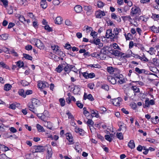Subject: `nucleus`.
Wrapping results in <instances>:
<instances>
[{"label": "nucleus", "mask_w": 159, "mask_h": 159, "mask_svg": "<svg viewBox=\"0 0 159 159\" xmlns=\"http://www.w3.org/2000/svg\"><path fill=\"white\" fill-rule=\"evenodd\" d=\"M140 12V9L139 7L135 6L134 7H133L131 9L130 15L131 16H134V15L139 14Z\"/></svg>", "instance_id": "obj_1"}, {"label": "nucleus", "mask_w": 159, "mask_h": 159, "mask_svg": "<svg viewBox=\"0 0 159 159\" xmlns=\"http://www.w3.org/2000/svg\"><path fill=\"white\" fill-rule=\"evenodd\" d=\"M111 51H112L111 54L116 56L120 57L123 56V57H127L126 56H123L124 54V53L122 52H120L117 50H115L114 49L111 50Z\"/></svg>", "instance_id": "obj_2"}, {"label": "nucleus", "mask_w": 159, "mask_h": 159, "mask_svg": "<svg viewBox=\"0 0 159 159\" xmlns=\"http://www.w3.org/2000/svg\"><path fill=\"white\" fill-rule=\"evenodd\" d=\"M49 85V84L47 82L44 81H39L38 84V86L40 89H43L45 88L48 87Z\"/></svg>", "instance_id": "obj_3"}, {"label": "nucleus", "mask_w": 159, "mask_h": 159, "mask_svg": "<svg viewBox=\"0 0 159 159\" xmlns=\"http://www.w3.org/2000/svg\"><path fill=\"white\" fill-rule=\"evenodd\" d=\"M116 79L119 80L120 79V78L118 76H116L115 77H112L110 76L108 78V80L112 84H114L116 83L117 81V79Z\"/></svg>", "instance_id": "obj_4"}, {"label": "nucleus", "mask_w": 159, "mask_h": 159, "mask_svg": "<svg viewBox=\"0 0 159 159\" xmlns=\"http://www.w3.org/2000/svg\"><path fill=\"white\" fill-rule=\"evenodd\" d=\"M35 45L40 49H43L44 48L43 44L42 42L38 39H37L35 41Z\"/></svg>", "instance_id": "obj_5"}, {"label": "nucleus", "mask_w": 159, "mask_h": 159, "mask_svg": "<svg viewBox=\"0 0 159 159\" xmlns=\"http://www.w3.org/2000/svg\"><path fill=\"white\" fill-rule=\"evenodd\" d=\"M34 148L35 149V152H43L44 151L43 147L42 146H35Z\"/></svg>", "instance_id": "obj_6"}, {"label": "nucleus", "mask_w": 159, "mask_h": 159, "mask_svg": "<svg viewBox=\"0 0 159 159\" xmlns=\"http://www.w3.org/2000/svg\"><path fill=\"white\" fill-rule=\"evenodd\" d=\"M145 104L143 105V107L145 108L146 107H149L150 105H153L154 104V101L153 100L151 99L149 101L148 99H147L145 101Z\"/></svg>", "instance_id": "obj_7"}, {"label": "nucleus", "mask_w": 159, "mask_h": 159, "mask_svg": "<svg viewBox=\"0 0 159 159\" xmlns=\"http://www.w3.org/2000/svg\"><path fill=\"white\" fill-rule=\"evenodd\" d=\"M96 17L97 18H101L102 16H104L105 15L104 11H97L95 13Z\"/></svg>", "instance_id": "obj_8"}, {"label": "nucleus", "mask_w": 159, "mask_h": 159, "mask_svg": "<svg viewBox=\"0 0 159 159\" xmlns=\"http://www.w3.org/2000/svg\"><path fill=\"white\" fill-rule=\"evenodd\" d=\"M86 99H88L91 101H92L94 100V98H93L92 95L89 94L88 95L86 93H84V99L86 100Z\"/></svg>", "instance_id": "obj_9"}, {"label": "nucleus", "mask_w": 159, "mask_h": 159, "mask_svg": "<svg viewBox=\"0 0 159 159\" xmlns=\"http://www.w3.org/2000/svg\"><path fill=\"white\" fill-rule=\"evenodd\" d=\"M40 3L41 7L43 9H45L47 7L46 0H41Z\"/></svg>", "instance_id": "obj_10"}, {"label": "nucleus", "mask_w": 159, "mask_h": 159, "mask_svg": "<svg viewBox=\"0 0 159 159\" xmlns=\"http://www.w3.org/2000/svg\"><path fill=\"white\" fill-rule=\"evenodd\" d=\"M74 9L77 13H80L82 11V7L79 5H76L74 7Z\"/></svg>", "instance_id": "obj_11"}, {"label": "nucleus", "mask_w": 159, "mask_h": 159, "mask_svg": "<svg viewBox=\"0 0 159 159\" xmlns=\"http://www.w3.org/2000/svg\"><path fill=\"white\" fill-rule=\"evenodd\" d=\"M128 146L129 148L131 149L134 148L135 147L134 141L133 140H130L128 143Z\"/></svg>", "instance_id": "obj_12"}, {"label": "nucleus", "mask_w": 159, "mask_h": 159, "mask_svg": "<svg viewBox=\"0 0 159 159\" xmlns=\"http://www.w3.org/2000/svg\"><path fill=\"white\" fill-rule=\"evenodd\" d=\"M111 16L112 18L116 20L118 22H120L121 21V20L120 17L119 16H117L115 14L112 13Z\"/></svg>", "instance_id": "obj_13"}, {"label": "nucleus", "mask_w": 159, "mask_h": 159, "mask_svg": "<svg viewBox=\"0 0 159 159\" xmlns=\"http://www.w3.org/2000/svg\"><path fill=\"white\" fill-rule=\"evenodd\" d=\"M107 70L109 73L111 74L115 71H116L117 69L116 68H114L110 66L107 67Z\"/></svg>", "instance_id": "obj_14"}, {"label": "nucleus", "mask_w": 159, "mask_h": 159, "mask_svg": "<svg viewBox=\"0 0 159 159\" xmlns=\"http://www.w3.org/2000/svg\"><path fill=\"white\" fill-rule=\"evenodd\" d=\"M12 87L11 84H5L4 87V89L5 91H9Z\"/></svg>", "instance_id": "obj_15"}, {"label": "nucleus", "mask_w": 159, "mask_h": 159, "mask_svg": "<svg viewBox=\"0 0 159 159\" xmlns=\"http://www.w3.org/2000/svg\"><path fill=\"white\" fill-rule=\"evenodd\" d=\"M67 66H63L62 65V67L60 66V72L63 69L66 72L68 71L69 72L70 71V68H69L68 65H67Z\"/></svg>", "instance_id": "obj_16"}, {"label": "nucleus", "mask_w": 159, "mask_h": 159, "mask_svg": "<svg viewBox=\"0 0 159 159\" xmlns=\"http://www.w3.org/2000/svg\"><path fill=\"white\" fill-rule=\"evenodd\" d=\"M32 103L35 105L36 107H37L39 105L40 102L36 98H34L32 100Z\"/></svg>", "instance_id": "obj_17"}, {"label": "nucleus", "mask_w": 159, "mask_h": 159, "mask_svg": "<svg viewBox=\"0 0 159 159\" xmlns=\"http://www.w3.org/2000/svg\"><path fill=\"white\" fill-rule=\"evenodd\" d=\"M29 107L30 111H31L34 113H36V111L35 110V107H36L35 105H34L31 103V104L29 105Z\"/></svg>", "instance_id": "obj_18"}, {"label": "nucleus", "mask_w": 159, "mask_h": 159, "mask_svg": "<svg viewBox=\"0 0 159 159\" xmlns=\"http://www.w3.org/2000/svg\"><path fill=\"white\" fill-rule=\"evenodd\" d=\"M67 139L68 140L69 142H72L73 141V138L71 134L67 133L66 134Z\"/></svg>", "instance_id": "obj_19"}, {"label": "nucleus", "mask_w": 159, "mask_h": 159, "mask_svg": "<svg viewBox=\"0 0 159 159\" xmlns=\"http://www.w3.org/2000/svg\"><path fill=\"white\" fill-rule=\"evenodd\" d=\"M52 48L57 54L59 55V47L57 46H52Z\"/></svg>", "instance_id": "obj_20"}, {"label": "nucleus", "mask_w": 159, "mask_h": 159, "mask_svg": "<svg viewBox=\"0 0 159 159\" xmlns=\"http://www.w3.org/2000/svg\"><path fill=\"white\" fill-rule=\"evenodd\" d=\"M18 93L20 96L22 97L25 98L26 97V94L24 92V91L23 89H20L19 90L18 92Z\"/></svg>", "instance_id": "obj_21"}, {"label": "nucleus", "mask_w": 159, "mask_h": 159, "mask_svg": "<svg viewBox=\"0 0 159 159\" xmlns=\"http://www.w3.org/2000/svg\"><path fill=\"white\" fill-rule=\"evenodd\" d=\"M36 127L39 132H44L45 131L43 127L41 126L40 125L37 124V125Z\"/></svg>", "instance_id": "obj_22"}, {"label": "nucleus", "mask_w": 159, "mask_h": 159, "mask_svg": "<svg viewBox=\"0 0 159 159\" xmlns=\"http://www.w3.org/2000/svg\"><path fill=\"white\" fill-rule=\"evenodd\" d=\"M47 153L48 154L46 156V157L47 159H49L51 157L52 155L51 149L50 148L48 149Z\"/></svg>", "instance_id": "obj_23"}, {"label": "nucleus", "mask_w": 159, "mask_h": 159, "mask_svg": "<svg viewBox=\"0 0 159 159\" xmlns=\"http://www.w3.org/2000/svg\"><path fill=\"white\" fill-rule=\"evenodd\" d=\"M83 8L85 11H87V12L89 13L90 12L92 9V7L90 6H84Z\"/></svg>", "instance_id": "obj_24"}, {"label": "nucleus", "mask_w": 159, "mask_h": 159, "mask_svg": "<svg viewBox=\"0 0 159 159\" xmlns=\"http://www.w3.org/2000/svg\"><path fill=\"white\" fill-rule=\"evenodd\" d=\"M118 99H117V98L113 100L112 101V104L114 105L115 106H117L119 105L120 104V103L119 102V101H118Z\"/></svg>", "instance_id": "obj_25"}, {"label": "nucleus", "mask_w": 159, "mask_h": 159, "mask_svg": "<svg viewBox=\"0 0 159 159\" xmlns=\"http://www.w3.org/2000/svg\"><path fill=\"white\" fill-rule=\"evenodd\" d=\"M116 135L118 138L120 140H122L123 139V136L121 132L117 133Z\"/></svg>", "instance_id": "obj_26"}, {"label": "nucleus", "mask_w": 159, "mask_h": 159, "mask_svg": "<svg viewBox=\"0 0 159 159\" xmlns=\"http://www.w3.org/2000/svg\"><path fill=\"white\" fill-rule=\"evenodd\" d=\"M45 125L48 129H53V128L52 126V123L50 122H47L46 123Z\"/></svg>", "instance_id": "obj_27"}, {"label": "nucleus", "mask_w": 159, "mask_h": 159, "mask_svg": "<svg viewBox=\"0 0 159 159\" xmlns=\"http://www.w3.org/2000/svg\"><path fill=\"white\" fill-rule=\"evenodd\" d=\"M23 56L26 59L30 60H32V57L28 54H23Z\"/></svg>", "instance_id": "obj_28"}, {"label": "nucleus", "mask_w": 159, "mask_h": 159, "mask_svg": "<svg viewBox=\"0 0 159 159\" xmlns=\"http://www.w3.org/2000/svg\"><path fill=\"white\" fill-rule=\"evenodd\" d=\"M44 29L47 30L48 32H51L52 31V28L49 27V25H47L44 26Z\"/></svg>", "instance_id": "obj_29"}, {"label": "nucleus", "mask_w": 159, "mask_h": 159, "mask_svg": "<svg viewBox=\"0 0 159 159\" xmlns=\"http://www.w3.org/2000/svg\"><path fill=\"white\" fill-rule=\"evenodd\" d=\"M150 50L147 52L149 53L151 55H152L154 54V52H155V50H154V49L153 47H151L150 49Z\"/></svg>", "instance_id": "obj_30"}, {"label": "nucleus", "mask_w": 159, "mask_h": 159, "mask_svg": "<svg viewBox=\"0 0 159 159\" xmlns=\"http://www.w3.org/2000/svg\"><path fill=\"white\" fill-rule=\"evenodd\" d=\"M16 65L19 68L22 67L24 66V63L22 61H19L17 62Z\"/></svg>", "instance_id": "obj_31"}, {"label": "nucleus", "mask_w": 159, "mask_h": 159, "mask_svg": "<svg viewBox=\"0 0 159 159\" xmlns=\"http://www.w3.org/2000/svg\"><path fill=\"white\" fill-rule=\"evenodd\" d=\"M0 39H2L3 40H6L7 38V35L6 34H3L1 35H0Z\"/></svg>", "instance_id": "obj_32"}, {"label": "nucleus", "mask_w": 159, "mask_h": 159, "mask_svg": "<svg viewBox=\"0 0 159 159\" xmlns=\"http://www.w3.org/2000/svg\"><path fill=\"white\" fill-rule=\"evenodd\" d=\"M87 123L89 126L90 125L92 126L94 124V122L92 120L89 119L87 122Z\"/></svg>", "instance_id": "obj_33"}, {"label": "nucleus", "mask_w": 159, "mask_h": 159, "mask_svg": "<svg viewBox=\"0 0 159 159\" xmlns=\"http://www.w3.org/2000/svg\"><path fill=\"white\" fill-rule=\"evenodd\" d=\"M132 88L133 90L134 91V92L136 93H138L139 92V89L137 88L136 86H132Z\"/></svg>", "instance_id": "obj_34"}, {"label": "nucleus", "mask_w": 159, "mask_h": 159, "mask_svg": "<svg viewBox=\"0 0 159 159\" xmlns=\"http://www.w3.org/2000/svg\"><path fill=\"white\" fill-rule=\"evenodd\" d=\"M152 61L154 64H155L156 66H159V63L158 60L156 58H154L152 59Z\"/></svg>", "instance_id": "obj_35"}, {"label": "nucleus", "mask_w": 159, "mask_h": 159, "mask_svg": "<svg viewBox=\"0 0 159 159\" xmlns=\"http://www.w3.org/2000/svg\"><path fill=\"white\" fill-rule=\"evenodd\" d=\"M19 16L18 17V18L21 22H23V21L26 20L24 17L23 16L20 15H19Z\"/></svg>", "instance_id": "obj_36"}, {"label": "nucleus", "mask_w": 159, "mask_h": 159, "mask_svg": "<svg viewBox=\"0 0 159 159\" xmlns=\"http://www.w3.org/2000/svg\"><path fill=\"white\" fill-rule=\"evenodd\" d=\"M65 24L69 26H72V23L69 20H66L65 22Z\"/></svg>", "instance_id": "obj_37"}, {"label": "nucleus", "mask_w": 159, "mask_h": 159, "mask_svg": "<svg viewBox=\"0 0 159 159\" xmlns=\"http://www.w3.org/2000/svg\"><path fill=\"white\" fill-rule=\"evenodd\" d=\"M151 30L153 31L154 32H156L158 33L159 32V30L157 27H156L155 26H153L151 27Z\"/></svg>", "instance_id": "obj_38"}, {"label": "nucleus", "mask_w": 159, "mask_h": 159, "mask_svg": "<svg viewBox=\"0 0 159 159\" xmlns=\"http://www.w3.org/2000/svg\"><path fill=\"white\" fill-rule=\"evenodd\" d=\"M37 114V116H38V117L40 119H41L42 120H43L44 119V116H43V114L41 113H36Z\"/></svg>", "instance_id": "obj_39"}, {"label": "nucleus", "mask_w": 159, "mask_h": 159, "mask_svg": "<svg viewBox=\"0 0 159 159\" xmlns=\"http://www.w3.org/2000/svg\"><path fill=\"white\" fill-rule=\"evenodd\" d=\"M105 137L106 139L110 142H111L112 140V138H111L110 136L109 135H106L105 136Z\"/></svg>", "instance_id": "obj_40"}, {"label": "nucleus", "mask_w": 159, "mask_h": 159, "mask_svg": "<svg viewBox=\"0 0 159 159\" xmlns=\"http://www.w3.org/2000/svg\"><path fill=\"white\" fill-rule=\"evenodd\" d=\"M101 88L106 91H108L109 89V86L107 84H104L102 85Z\"/></svg>", "instance_id": "obj_41"}, {"label": "nucleus", "mask_w": 159, "mask_h": 159, "mask_svg": "<svg viewBox=\"0 0 159 159\" xmlns=\"http://www.w3.org/2000/svg\"><path fill=\"white\" fill-rule=\"evenodd\" d=\"M142 70H144V72H145V70L144 69L140 70L139 69L138 67H136L135 68V71L139 74H141L142 73Z\"/></svg>", "instance_id": "obj_42"}, {"label": "nucleus", "mask_w": 159, "mask_h": 159, "mask_svg": "<svg viewBox=\"0 0 159 159\" xmlns=\"http://www.w3.org/2000/svg\"><path fill=\"white\" fill-rule=\"evenodd\" d=\"M7 11L9 14H12L13 13V7L12 6H10L7 9Z\"/></svg>", "instance_id": "obj_43"}, {"label": "nucleus", "mask_w": 159, "mask_h": 159, "mask_svg": "<svg viewBox=\"0 0 159 159\" xmlns=\"http://www.w3.org/2000/svg\"><path fill=\"white\" fill-rule=\"evenodd\" d=\"M100 42V40L99 39H95L93 40V43L96 45L99 44Z\"/></svg>", "instance_id": "obj_44"}, {"label": "nucleus", "mask_w": 159, "mask_h": 159, "mask_svg": "<svg viewBox=\"0 0 159 159\" xmlns=\"http://www.w3.org/2000/svg\"><path fill=\"white\" fill-rule=\"evenodd\" d=\"M65 101L64 98H60V105L62 107L65 106Z\"/></svg>", "instance_id": "obj_45"}, {"label": "nucleus", "mask_w": 159, "mask_h": 159, "mask_svg": "<svg viewBox=\"0 0 159 159\" xmlns=\"http://www.w3.org/2000/svg\"><path fill=\"white\" fill-rule=\"evenodd\" d=\"M10 54H12L13 56L17 57L18 56L17 53L13 49L10 51Z\"/></svg>", "instance_id": "obj_46"}, {"label": "nucleus", "mask_w": 159, "mask_h": 159, "mask_svg": "<svg viewBox=\"0 0 159 159\" xmlns=\"http://www.w3.org/2000/svg\"><path fill=\"white\" fill-rule=\"evenodd\" d=\"M28 16L30 18L35 20L36 18L34 16V15L33 14V13L31 12H29L28 13Z\"/></svg>", "instance_id": "obj_47"}, {"label": "nucleus", "mask_w": 159, "mask_h": 159, "mask_svg": "<svg viewBox=\"0 0 159 159\" xmlns=\"http://www.w3.org/2000/svg\"><path fill=\"white\" fill-rule=\"evenodd\" d=\"M0 67L6 68H8V66L7 65L3 62H0Z\"/></svg>", "instance_id": "obj_48"}, {"label": "nucleus", "mask_w": 159, "mask_h": 159, "mask_svg": "<svg viewBox=\"0 0 159 159\" xmlns=\"http://www.w3.org/2000/svg\"><path fill=\"white\" fill-rule=\"evenodd\" d=\"M97 5L98 7L101 8L104 6V3L102 2L98 1V2Z\"/></svg>", "instance_id": "obj_49"}, {"label": "nucleus", "mask_w": 159, "mask_h": 159, "mask_svg": "<svg viewBox=\"0 0 159 159\" xmlns=\"http://www.w3.org/2000/svg\"><path fill=\"white\" fill-rule=\"evenodd\" d=\"M147 141H148L154 143H157L156 141L154 139H147Z\"/></svg>", "instance_id": "obj_50"}, {"label": "nucleus", "mask_w": 159, "mask_h": 159, "mask_svg": "<svg viewBox=\"0 0 159 159\" xmlns=\"http://www.w3.org/2000/svg\"><path fill=\"white\" fill-rule=\"evenodd\" d=\"M54 22L55 24L59 25L60 24L59 23L60 22V17H57L55 19Z\"/></svg>", "instance_id": "obj_51"}, {"label": "nucleus", "mask_w": 159, "mask_h": 159, "mask_svg": "<svg viewBox=\"0 0 159 159\" xmlns=\"http://www.w3.org/2000/svg\"><path fill=\"white\" fill-rule=\"evenodd\" d=\"M95 76V75L93 73H92L90 74L88 73V78H93Z\"/></svg>", "instance_id": "obj_52"}, {"label": "nucleus", "mask_w": 159, "mask_h": 159, "mask_svg": "<svg viewBox=\"0 0 159 159\" xmlns=\"http://www.w3.org/2000/svg\"><path fill=\"white\" fill-rule=\"evenodd\" d=\"M9 129L10 131L13 133H15L17 132L16 129L13 127H11Z\"/></svg>", "instance_id": "obj_53"}, {"label": "nucleus", "mask_w": 159, "mask_h": 159, "mask_svg": "<svg viewBox=\"0 0 159 159\" xmlns=\"http://www.w3.org/2000/svg\"><path fill=\"white\" fill-rule=\"evenodd\" d=\"M76 105L77 106L80 108H82L83 107V104L79 102V101H77L76 102Z\"/></svg>", "instance_id": "obj_54"}, {"label": "nucleus", "mask_w": 159, "mask_h": 159, "mask_svg": "<svg viewBox=\"0 0 159 159\" xmlns=\"http://www.w3.org/2000/svg\"><path fill=\"white\" fill-rule=\"evenodd\" d=\"M6 158H8L5 154H2L0 155V159H6Z\"/></svg>", "instance_id": "obj_55"}, {"label": "nucleus", "mask_w": 159, "mask_h": 159, "mask_svg": "<svg viewBox=\"0 0 159 159\" xmlns=\"http://www.w3.org/2000/svg\"><path fill=\"white\" fill-rule=\"evenodd\" d=\"M92 111H93V112H92L91 116L93 117H98V114H97V113L95 112L94 110H92Z\"/></svg>", "instance_id": "obj_56"}, {"label": "nucleus", "mask_w": 159, "mask_h": 159, "mask_svg": "<svg viewBox=\"0 0 159 159\" xmlns=\"http://www.w3.org/2000/svg\"><path fill=\"white\" fill-rule=\"evenodd\" d=\"M25 49L27 50H31L32 49V47L30 45L26 46L25 47Z\"/></svg>", "instance_id": "obj_57"}, {"label": "nucleus", "mask_w": 159, "mask_h": 159, "mask_svg": "<svg viewBox=\"0 0 159 159\" xmlns=\"http://www.w3.org/2000/svg\"><path fill=\"white\" fill-rule=\"evenodd\" d=\"M1 1L5 7L8 5V2L7 0H1Z\"/></svg>", "instance_id": "obj_58"}, {"label": "nucleus", "mask_w": 159, "mask_h": 159, "mask_svg": "<svg viewBox=\"0 0 159 159\" xmlns=\"http://www.w3.org/2000/svg\"><path fill=\"white\" fill-rule=\"evenodd\" d=\"M18 2L21 5H24L25 3L26 0H17Z\"/></svg>", "instance_id": "obj_59"}, {"label": "nucleus", "mask_w": 159, "mask_h": 159, "mask_svg": "<svg viewBox=\"0 0 159 159\" xmlns=\"http://www.w3.org/2000/svg\"><path fill=\"white\" fill-rule=\"evenodd\" d=\"M16 106L15 104L13 103L10 105L9 107L12 109H16Z\"/></svg>", "instance_id": "obj_60"}, {"label": "nucleus", "mask_w": 159, "mask_h": 159, "mask_svg": "<svg viewBox=\"0 0 159 159\" xmlns=\"http://www.w3.org/2000/svg\"><path fill=\"white\" fill-rule=\"evenodd\" d=\"M111 30H107L106 34V37L108 38V35L111 33Z\"/></svg>", "instance_id": "obj_61"}, {"label": "nucleus", "mask_w": 159, "mask_h": 159, "mask_svg": "<svg viewBox=\"0 0 159 159\" xmlns=\"http://www.w3.org/2000/svg\"><path fill=\"white\" fill-rule=\"evenodd\" d=\"M53 3L55 5H57L60 3V2L58 0H53Z\"/></svg>", "instance_id": "obj_62"}, {"label": "nucleus", "mask_w": 159, "mask_h": 159, "mask_svg": "<svg viewBox=\"0 0 159 159\" xmlns=\"http://www.w3.org/2000/svg\"><path fill=\"white\" fill-rule=\"evenodd\" d=\"M130 106L131 107L134 109H135L136 107V104L134 102H132L131 104H130Z\"/></svg>", "instance_id": "obj_63"}, {"label": "nucleus", "mask_w": 159, "mask_h": 159, "mask_svg": "<svg viewBox=\"0 0 159 159\" xmlns=\"http://www.w3.org/2000/svg\"><path fill=\"white\" fill-rule=\"evenodd\" d=\"M53 59L55 61H59L60 60V58L58 57L55 55H53Z\"/></svg>", "instance_id": "obj_64"}]
</instances>
